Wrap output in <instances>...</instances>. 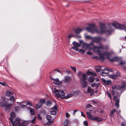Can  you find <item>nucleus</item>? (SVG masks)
Listing matches in <instances>:
<instances>
[{"label": "nucleus", "instance_id": "1a4fd4ad", "mask_svg": "<svg viewBox=\"0 0 126 126\" xmlns=\"http://www.w3.org/2000/svg\"><path fill=\"white\" fill-rule=\"evenodd\" d=\"M126 86V84L125 83L122 84L121 86H118L117 87V89L118 90H121V93H122L125 90V87Z\"/></svg>", "mask_w": 126, "mask_h": 126}, {"label": "nucleus", "instance_id": "052dcab7", "mask_svg": "<svg viewBox=\"0 0 126 126\" xmlns=\"http://www.w3.org/2000/svg\"><path fill=\"white\" fill-rule=\"evenodd\" d=\"M126 122H123L121 124L122 126H126Z\"/></svg>", "mask_w": 126, "mask_h": 126}, {"label": "nucleus", "instance_id": "f8f14e48", "mask_svg": "<svg viewBox=\"0 0 126 126\" xmlns=\"http://www.w3.org/2000/svg\"><path fill=\"white\" fill-rule=\"evenodd\" d=\"M113 54L112 51L110 52H105L103 53V54L107 57V58L110 61L111 59L110 58V57L111 55Z\"/></svg>", "mask_w": 126, "mask_h": 126}, {"label": "nucleus", "instance_id": "9d476101", "mask_svg": "<svg viewBox=\"0 0 126 126\" xmlns=\"http://www.w3.org/2000/svg\"><path fill=\"white\" fill-rule=\"evenodd\" d=\"M57 106L56 105V106L55 105L54 107L51 108L50 111V114H51L53 115H55L56 114V110L57 109L56 107Z\"/></svg>", "mask_w": 126, "mask_h": 126}, {"label": "nucleus", "instance_id": "f257e3e1", "mask_svg": "<svg viewBox=\"0 0 126 126\" xmlns=\"http://www.w3.org/2000/svg\"><path fill=\"white\" fill-rule=\"evenodd\" d=\"M88 27L85 28H79L77 29L74 32H81L82 31H87L88 32H99L98 27L93 24H89Z\"/></svg>", "mask_w": 126, "mask_h": 126}, {"label": "nucleus", "instance_id": "423d86ee", "mask_svg": "<svg viewBox=\"0 0 126 126\" xmlns=\"http://www.w3.org/2000/svg\"><path fill=\"white\" fill-rule=\"evenodd\" d=\"M112 69L109 70L106 68H105L102 71L100 72V75L102 76H105L108 74L109 72H112Z\"/></svg>", "mask_w": 126, "mask_h": 126}, {"label": "nucleus", "instance_id": "c756f323", "mask_svg": "<svg viewBox=\"0 0 126 126\" xmlns=\"http://www.w3.org/2000/svg\"><path fill=\"white\" fill-rule=\"evenodd\" d=\"M109 77L113 79H116L117 78V76L115 75H109Z\"/></svg>", "mask_w": 126, "mask_h": 126}, {"label": "nucleus", "instance_id": "b1692460", "mask_svg": "<svg viewBox=\"0 0 126 126\" xmlns=\"http://www.w3.org/2000/svg\"><path fill=\"white\" fill-rule=\"evenodd\" d=\"M73 95L72 94H68L66 96H64L63 97H61V98H64L65 99H66L69 98L71 96H72Z\"/></svg>", "mask_w": 126, "mask_h": 126}, {"label": "nucleus", "instance_id": "f3484780", "mask_svg": "<svg viewBox=\"0 0 126 126\" xmlns=\"http://www.w3.org/2000/svg\"><path fill=\"white\" fill-rule=\"evenodd\" d=\"M81 84V86L82 88H84L88 86V82L85 80L80 81Z\"/></svg>", "mask_w": 126, "mask_h": 126}, {"label": "nucleus", "instance_id": "338daca9", "mask_svg": "<svg viewBox=\"0 0 126 126\" xmlns=\"http://www.w3.org/2000/svg\"><path fill=\"white\" fill-rule=\"evenodd\" d=\"M65 115L66 117H68L70 116V115L67 112L66 113Z\"/></svg>", "mask_w": 126, "mask_h": 126}, {"label": "nucleus", "instance_id": "58836bf2", "mask_svg": "<svg viewBox=\"0 0 126 126\" xmlns=\"http://www.w3.org/2000/svg\"><path fill=\"white\" fill-rule=\"evenodd\" d=\"M45 100L44 99H42L40 100L39 102L42 105V104L45 103Z\"/></svg>", "mask_w": 126, "mask_h": 126}, {"label": "nucleus", "instance_id": "393cba45", "mask_svg": "<svg viewBox=\"0 0 126 126\" xmlns=\"http://www.w3.org/2000/svg\"><path fill=\"white\" fill-rule=\"evenodd\" d=\"M86 114L88 118L91 119H92L93 116L91 114L90 112L89 111H87Z\"/></svg>", "mask_w": 126, "mask_h": 126}, {"label": "nucleus", "instance_id": "a19ab883", "mask_svg": "<svg viewBox=\"0 0 126 126\" xmlns=\"http://www.w3.org/2000/svg\"><path fill=\"white\" fill-rule=\"evenodd\" d=\"M119 64L120 65H123L126 64V63L125 61H120Z\"/></svg>", "mask_w": 126, "mask_h": 126}, {"label": "nucleus", "instance_id": "c85d7f7f", "mask_svg": "<svg viewBox=\"0 0 126 126\" xmlns=\"http://www.w3.org/2000/svg\"><path fill=\"white\" fill-rule=\"evenodd\" d=\"M100 83V82H94L91 84V86L93 87L95 86L97 87L99 85Z\"/></svg>", "mask_w": 126, "mask_h": 126}, {"label": "nucleus", "instance_id": "6ab92c4d", "mask_svg": "<svg viewBox=\"0 0 126 126\" xmlns=\"http://www.w3.org/2000/svg\"><path fill=\"white\" fill-rule=\"evenodd\" d=\"M87 92L89 93H90V95H92L94 94V91L93 89H91V88L88 87V88Z\"/></svg>", "mask_w": 126, "mask_h": 126}, {"label": "nucleus", "instance_id": "7c9ffc66", "mask_svg": "<svg viewBox=\"0 0 126 126\" xmlns=\"http://www.w3.org/2000/svg\"><path fill=\"white\" fill-rule=\"evenodd\" d=\"M82 47L84 49L87 48L88 49L89 46L88 44L86 43H84V44H82Z\"/></svg>", "mask_w": 126, "mask_h": 126}, {"label": "nucleus", "instance_id": "2f4dec72", "mask_svg": "<svg viewBox=\"0 0 126 126\" xmlns=\"http://www.w3.org/2000/svg\"><path fill=\"white\" fill-rule=\"evenodd\" d=\"M12 95V94L9 91H7L5 94V95L6 96L9 97L11 96Z\"/></svg>", "mask_w": 126, "mask_h": 126}, {"label": "nucleus", "instance_id": "20e7f679", "mask_svg": "<svg viewBox=\"0 0 126 126\" xmlns=\"http://www.w3.org/2000/svg\"><path fill=\"white\" fill-rule=\"evenodd\" d=\"M88 46H89L88 49H94L95 50L97 49H103L104 48V46L101 44H100L99 47H97L94 46L93 43L92 42L89 44Z\"/></svg>", "mask_w": 126, "mask_h": 126}, {"label": "nucleus", "instance_id": "3c124183", "mask_svg": "<svg viewBox=\"0 0 126 126\" xmlns=\"http://www.w3.org/2000/svg\"><path fill=\"white\" fill-rule=\"evenodd\" d=\"M86 39H91L92 40L93 37H92L91 36L87 35L86 36Z\"/></svg>", "mask_w": 126, "mask_h": 126}, {"label": "nucleus", "instance_id": "5fc2aeb1", "mask_svg": "<svg viewBox=\"0 0 126 126\" xmlns=\"http://www.w3.org/2000/svg\"><path fill=\"white\" fill-rule=\"evenodd\" d=\"M59 90L57 89L56 88H55L54 89V93H55L58 92V93L59 91Z\"/></svg>", "mask_w": 126, "mask_h": 126}, {"label": "nucleus", "instance_id": "dca6fc26", "mask_svg": "<svg viewBox=\"0 0 126 126\" xmlns=\"http://www.w3.org/2000/svg\"><path fill=\"white\" fill-rule=\"evenodd\" d=\"M101 79L104 83L106 85H110L112 84L110 80H106L103 78H102Z\"/></svg>", "mask_w": 126, "mask_h": 126}, {"label": "nucleus", "instance_id": "bf43d9fd", "mask_svg": "<svg viewBox=\"0 0 126 126\" xmlns=\"http://www.w3.org/2000/svg\"><path fill=\"white\" fill-rule=\"evenodd\" d=\"M92 58L93 59H98V57L97 56H93Z\"/></svg>", "mask_w": 126, "mask_h": 126}, {"label": "nucleus", "instance_id": "de8ad7c7", "mask_svg": "<svg viewBox=\"0 0 126 126\" xmlns=\"http://www.w3.org/2000/svg\"><path fill=\"white\" fill-rule=\"evenodd\" d=\"M104 46V48L103 49H105L106 50H108L109 48V46L108 45H106L105 46ZM102 50H103V49H102Z\"/></svg>", "mask_w": 126, "mask_h": 126}, {"label": "nucleus", "instance_id": "6e6552de", "mask_svg": "<svg viewBox=\"0 0 126 126\" xmlns=\"http://www.w3.org/2000/svg\"><path fill=\"white\" fill-rule=\"evenodd\" d=\"M73 44L74 45V46L72 47V48L76 51H78V48L81 45V44L75 42H73Z\"/></svg>", "mask_w": 126, "mask_h": 126}, {"label": "nucleus", "instance_id": "13d9d810", "mask_svg": "<svg viewBox=\"0 0 126 126\" xmlns=\"http://www.w3.org/2000/svg\"><path fill=\"white\" fill-rule=\"evenodd\" d=\"M93 73V72H92L90 71H88L87 72V74H89V75H91Z\"/></svg>", "mask_w": 126, "mask_h": 126}, {"label": "nucleus", "instance_id": "69168bd1", "mask_svg": "<svg viewBox=\"0 0 126 126\" xmlns=\"http://www.w3.org/2000/svg\"><path fill=\"white\" fill-rule=\"evenodd\" d=\"M81 115L84 117H85L86 116L82 112H81Z\"/></svg>", "mask_w": 126, "mask_h": 126}, {"label": "nucleus", "instance_id": "9b49d317", "mask_svg": "<svg viewBox=\"0 0 126 126\" xmlns=\"http://www.w3.org/2000/svg\"><path fill=\"white\" fill-rule=\"evenodd\" d=\"M12 106V104L9 103L7 102L4 107L5 110L7 111H10Z\"/></svg>", "mask_w": 126, "mask_h": 126}, {"label": "nucleus", "instance_id": "774afa93", "mask_svg": "<svg viewBox=\"0 0 126 126\" xmlns=\"http://www.w3.org/2000/svg\"><path fill=\"white\" fill-rule=\"evenodd\" d=\"M0 84L3 85H5V83L4 82H0Z\"/></svg>", "mask_w": 126, "mask_h": 126}, {"label": "nucleus", "instance_id": "f03ea898", "mask_svg": "<svg viewBox=\"0 0 126 126\" xmlns=\"http://www.w3.org/2000/svg\"><path fill=\"white\" fill-rule=\"evenodd\" d=\"M112 88L113 90H111V93L112 95H114V100L115 101V105L116 108L118 109L119 106V103L121 94L118 92L115 91L116 86H113Z\"/></svg>", "mask_w": 126, "mask_h": 126}, {"label": "nucleus", "instance_id": "37998d69", "mask_svg": "<svg viewBox=\"0 0 126 126\" xmlns=\"http://www.w3.org/2000/svg\"><path fill=\"white\" fill-rule=\"evenodd\" d=\"M10 99L11 100V101L13 102H14V98L13 96V95L11 96H10Z\"/></svg>", "mask_w": 126, "mask_h": 126}, {"label": "nucleus", "instance_id": "ddd939ff", "mask_svg": "<svg viewBox=\"0 0 126 126\" xmlns=\"http://www.w3.org/2000/svg\"><path fill=\"white\" fill-rule=\"evenodd\" d=\"M64 93L63 91L59 90L58 93L55 94L56 96L58 97H63L64 96Z\"/></svg>", "mask_w": 126, "mask_h": 126}, {"label": "nucleus", "instance_id": "e2e57ef3", "mask_svg": "<svg viewBox=\"0 0 126 126\" xmlns=\"http://www.w3.org/2000/svg\"><path fill=\"white\" fill-rule=\"evenodd\" d=\"M117 76V77L120 76V73L118 72V71H117L116 72V75Z\"/></svg>", "mask_w": 126, "mask_h": 126}, {"label": "nucleus", "instance_id": "bb28decb", "mask_svg": "<svg viewBox=\"0 0 126 126\" xmlns=\"http://www.w3.org/2000/svg\"><path fill=\"white\" fill-rule=\"evenodd\" d=\"M42 106V105L39 102L38 104L35 105V108L36 110H38L40 109Z\"/></svg>", "mask_w": 126, "mask_h": 126}, {"label": "nucleus", "instance_id": "412c9836", "mask_svg": "<svg viewBox=\"0 0 126 126\" xmlns=\"http://www.w3.org/2000/svg\"><path fill=\"white\" fill-rule=\"evenodd\" d=\"M120 58L117 57H114L110 60V61L113 62L114 61L118 62L120 61Z\"/></svg>", "mask_w": 126, "mask_h": 126}, {"label": "nucleus", "instance_id": "603ef678", "mask_svg": "<svg viewBox=\"0 0 126 126\" xmlns=\"http://www.w3.org/2000/svg\"><path fill=\"white\" fill-rule=\"evenodd\" d=\"M70 67L73 70L75 71H76V68L75 67H72L71 66H70Z\"/></svg>", "mask_w": 126, "mask_h": 126}, {"label": "nucleus", "instance_id": "5701e85b", "mask_svg": "<svg viewBox=\"0 0 126 126\" xmlns=\"http://www.w3.org/2000/svg\"><path fill=\"white\" fill-rule=\"evenodd\" d=\"M95 79V78L93 76L89 77L88 78V81L90 82H93Z\"/></svg>", "mask_w": 126, "mask_h": 126}, {"label": "nucleus", "instance_id": "8fccbe9b", "mask_svg": "<svg viewBox=\"0 0 126 126\" xmlns=\"http://www.w3.org/2000/svg\"><path fill=\"white\" fill-rule=\"evenodd\" d=\"M83 124L85 126H88V123L86 121H84L83 122Z\"/></svg>", "mask_w": 126, "mask_h": 126}, {"label": "nucleus", "instance_id": "473e14b6", "mask_svg": "<svg viewBox=\"0 0 126 126\" xmlns=\"http://www.w3.org/2000/svg\"><path fill=\"white\" fill-rule=\"evenodd\" d=\"M104 55L103 54V53L100 55H99L100 56V60L101 61H103L105 59V57L104 56Z\"/></svg>", "mask_w": 126, "mask_h": 126}, {"label": "nucleus", "instance_id": "4d7b16f0", "mask_svg": "<svg viewBox=\"0 0 126 126\" xmlns=\"http://www.w3.org/2000/svg\"><path fill=\"white\" fill-rule=\"evenodd\" d=\"M26 104L27 105H29V106H32V104L30 102H27Z\"/></svg>", "mask_w": 126, "mask_h": 126}, {"label": "nucleus", "instance_id": "c9c22d12", "mask_svg": "<svg viewBox=\"0 0 126 126\" xmlns=\"http://www.w3.org/2000/svg\"><path fill=\"white\" fill-rule=\"evenodd\" d=\"M46 117L48 121L52 120H51L52 117L50 115H47Z\"/></svg>", "mask_w": 126, "mask_h": 126}, {"label": "nucleus", "instance_id": "72a5a7b5", "mask_svg": "<svg viewBox=\"0 0 126 126\" xmlns=\"http://www.w3.org/2000/svg\"><path fill=\"white\" fill-rule=\"evenodd\" d=\"M117 111V110L115 109H114L113 110H112L110 112V115L111 116H113V113Z\"/></svg>", "mask_w": 126, "mask_h": 126}, {"label": "nucleus", "instance_id": "4468645a", "mask_svg": "<svg viewBox=\"0 0 126 126\" xmlns=\"http://www.w3.org/2000/svg\"><path fill=\"white\" fill-rule=\"evenodd\" d=\"M99 27L100 28V32H105L106 27L104 23H100Z\"/></svg>", "mask_w": 126, "mask_h": 126}, {"label": "nucleus", "instance_id": "2eb2a0df", "mask_svg": "<svg viewBox=\"0 0 126 126\" xmlns=\"http://www.w3.org/2000/svg\"><path fill=\"white\" fill-rule=\"evenodd\" d=\"M102 40V38L100 37H95L93 38L92 42L93 43L96 42L97 43H99Z\"/></svg>", "mask_w": 126, "mask_h": 126}, {"label": "nucleus", "instance_id": "e433bc0d", "mask_svg": "<svg viewBox=\"0 0 126 126\" xmlns=\"http://www.w3.org/2000/svg\"><path fill=\"white\" fill-rule=\"evenodd\" d=\"M53 83L55 84H57V85H59L61 84H62V81H59L58 80L57 81V82H54Z\"/></svg>", "mask_w": 126, "mask_h": 126}, {"label": "nucleus", "instance_id": "a878e982", "mask_svg": "<svg viewBox=\"0 0 126 126\" xmlns=\"http://www.w3.org/2000/svg\"><path fill=\"white\" fill-rule=\"evenodd\" d=\"M102 66H97L95 67V70L97 72H99L101 71H102L103 69H101V68L102 67Z\"/></svg>", "mask_w": 126, "mask_h": 126}, {"label": "nucleus", "instance_id": "79ce46f5", "mask_svg": "<svg viewBox=\"0 0 126 126\" xmlns=\"http://www.w3.org/2000/svg\"><path fill=\"white\" fill-rule=\"evenodd\" d=\"M53 119L52 120L48 121L47 122V124L48 125H50L53 122Z\"/></svg>", "mask_w": 126, "mask_h": 126}, {"label": "nucleus", "instance_id": "0eeeda50", "mask_svg": "<svg viewBox=\"0 0 126 126\" xmlns=\"http://www.w3.org/2000/svg\"><path fill=\"white\" fill-rule=\"evenodd\" d=\"M7 102L5 100V98H2L0 100V106L3 108L4 107Z\"/></svg>", "mask_w": 126, "mask_h": 126}, {"label": "nucleus", "instance_id": "49530a36", "mask_svg": "<svg viewBox=\"0 0 126 126\" xmlns=\"http://www.w3.org/2000/svg\"><path fill=\"white\" fill-rule=\"evenodd\" d=\"M99 118V117H93L92 119L94 121H97Z\"/></svg>", "mask_w": 126, "mask_h": 126}, {"label": "nucleus", "instance_id": "7ed1b4c3", "mask_svg": "<svg viewBox=\"0 0 126 126\" xmlns=\"http://www.w3.org/2000/svg\"><path fill=\"white\" fill-rule=\"evenodd\" d=\"M112 25L116 29L124 30L126 32V27L124 24H120L117 22H114L112 23Z\"/></svg>", "mask_w": 126, "mask_h": 126}, {"label": "nucleus", "instance_id": "09e8293b", "mask_svg": "<svg viewBox=\"0 0 126 126\" xmlns=\"http://www.w3.org/2000/svg\"><path fill=\"white\" fill-rule=\"evenodd\" d=\"M36 119V117L34 116L33 119L31 121V123H34L35 122V120Z\"/></svg>", "mask_w": 126, "mask_h": 126}, {"label": "nucleus", "instance_id": "c03bdc74", "mask_svg": "<svg viewBox=\"0 0 126 126\" xmlns=\"http://www.w3.org/2000/svg\"><path fill=\"white\" fill-rule=\"evenodd\" d=\"M107 94L108 96L110 98V100H111L112 98L110 94L108 92H107Z\"/></svg>", "mask_w": 126, "mask_h": 126}, {"label": "nucleus", "instance_id": "0e129e2a", "mask_svg": "<svg viewBox=\"0 0 126 126\" xmlns=\"http://www.w3.org/2000/svg\"><path fill=\"white\" fill-rule=\"evenodd\" d=\"M73 36V35H72L69 34L68 35V39L71 38V37Z\"/></svg>", "mask_w": 126, "mask_h": 126}, {"label": "nucleus", "instance_id": "680f3d73", "mask_svg": "<svg viewBox=\"0 0 126 126\" xmlns=\"http://www.w3.org/2000/svg\"><path fill=\"white\" fill-rule=\"evenodd\" d=\"M87 54L89 55H91L93 53H92L90 52V51H88L87 52Z\"/></svg>", "mask_w": 126, "mask_h": 126}, {"label": "nucleus", "instance_id": "4c0bfd02", "mask_svg": "<svg viewBox=\"0 0 126 126\" xmlns=\"http://www.w3.org/2000/svg\"><path fill=\"white\" fill-rule=\"evenodd\" d=\"M69 124V122L68 120H66L65 121L64 124L63 126H68Z\"/></svg>", "mask_w": 126, "mask_h": 126}, {"label": "nucleus", "instance_id": "39448f33", "mask_svg": "<svg viewBox=\"0 0 126 126\" xmlns=\"http://www.w3.org/2000/svg\"><path fill=\"white\" fill-rule=\"evenodd\" d=\"M77 74L80 78V81H83L87 80V77L85 73H82V72L79 71L78 73Z\"/></svg>", "mask_w": 126, "mask_h": 126}, {"label": "nucleus", "instance_id": "cd10ccee", "mask_svg": "<svg viewBox=\"0 0 126 126\" xmlns=\"http://www.w3.org/2000/svg\"><path fill=\"white\" fill-rule=\"evenodd\" d=\"M52 102L50 100L47 101L45 103L46 106H50L52 105Z\"/></svg>", "mask_w": 126, "mask_h": 126}, {"label": "nucleus", "instance_id": "ea45409f", "mask_svg": "<svg viewBox=\"0 0 126 126\" xmlns=\"http://www.w3.org/2000/svg\"><path fill=\"white\" fill-rule=\"evenodd\" d=\"M77 51H78L79 52L82 54H84V51L83 49H78V50Z\"/></svg>", "mask_w": 126, "mask_h": 126}, {"label": "nucleus", "instance_id": "f704fd0d", "mask_svg": "<svg viewBox=\"0 0 126 126\" xmlns=\"http://www.w3.org/2000/svg\"><path fill=\"white\" fill-rule=\"evenodd\" d=\"M30 113L31 115H33L35 113L33 109H30Z\"/></svg>", "mask_w": 126, "mask_h": 126}, {"label": "nucleus", "instance_id": "864d4df0", "mask_svg": "<svg viewBox=\"0 0 126 126\" xmlns=\"http://www.w3.org/2000/svg\"><path fill=\"white\" fill-rule=\"evenodd\" d=\"M37 118L39 120H40L42 119V118L41 117L40 115L39 114L37 115Z\"/></svg>", "mask_w": 126, "mask_h": 126}, {"label": "nucleus", "instance_id": "a18cd8bd", "mask_svg": "<svg viewBox=\"0 0 126 126\" xmlns=\"http://www.w3.org/2000/svg\"><path fill=\"white\" fill-rule=\"evenodd\" d=\"M10 116L13 118H14L15 116V114L13 112H11L10 113Z\"/></svg>", "mask_w": 126, "mask_h": 126}, {"label": "nucleus", "instance_id": "a211bd4d", "mask_svg": "<svg viewBox=\"0 0 126 126\" xmlns=\"http://www.w3.org/2000/svg\"><path fill=\"white\" fill-rule=\"evenodd\" d=\"M92 34H94V32H96L97 34H105L109 36L112 33V32H91Z\"/></svg>", "mask_w": 126, "mask_h": 126}, {"label": "nucleus", "instance_id": "6e6d98bb", "mask_svg": "<svg viewBox=\"0 0 126 126\" xmlns=\"http://www.w3.org/2000/svg\"><path fill=\"white\" fill-rule=\"evenodd\" d=\"M96 51L98 55H99L102 54L101 53V51L100 50H96Z\"/></svg>", "mask_w": 126, "mask_h": 126}, {"label": "nucleus", "instance_id": "aec40b11", "mask_svg": "<svg viewBox=\"0 0 126 126\" xmlns=\"http://www.w3.org/2000/svg\"><path fill=\"white\" fill-rule=\"evenodd\" d=\"M71 80L70 78L68 76H66L65 77L64 82L66 83H69L70 82Z\"/></svg>", "mask_w": 126, "mask_h": 126}, {"label": "nucleus", "instance_id": "4be33fe9", "mask_svg": "<svg viewBox=\"0 0 126 126\" xmlns=\"http://www.w3.org/2000/svg\"><path fill=\"white\" fill-rule=\"evenodd\" d=\"M12 126H26L24 125L23 123H19L18 122L16 123L15 126V123H14L12 122Z\"/></svg>", "mask_w": 126, "mask_h": 126}]
</instances>
